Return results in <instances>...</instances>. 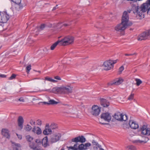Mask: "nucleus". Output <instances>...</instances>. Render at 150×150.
I'll use <instances>...</instances> for the list:
<instances>
[{
	"instance_id": "1",
	"label": "nucleus",
	"mask_w": 150,
	"mask_h": 150,
	"mask_svg": "<svg viewBox=\"0 0 150 150\" xmlns=\"http://www.w3.org/2000/svg\"><path fill=\"white\" fill-rule=\"evenodd\" d=\"M131 10H127V11H125L123 13L122 19L121 23L117 25L115 27V30L120 32L124 31L128 26L132 25V23L131 21H129V16L128 13H130Z\"/></svg>"
},
{
	"instance_id": "2",
	"label": "nucleus",
	"mask_w": 150,
	"mask_h": 150,
	"mask_svg": "<svg viewBox=\"0 0 150 150\" xmlns=\"http://www.w3.org/2000/svg\"><path fill=\"white\" fill-rule=\"evenodd\" d=\"M150 6V4L147 0L146 3L142 4L140 6H134L132 10L134 14L136 13L140 17L144 18V15L143 13L148 11L149 9V7Z\"/></svg>"
},
{
	"instance_id": "3",
	"label": "nucleus",
	"mask_w": 150,
	"mask_h": 150,
	"mask_svg": "<svg viewBox=\"0 0 150 150\" xmlns=\"http://www.w3.org/2000/svg\"><path fill=\"white\" fill-rule=\"evenodd\" d=\"M44 91L55 94H68L72 92V88L69 86H67L66 87L64 86L59 87H54L52 89H46L44 90Z\"/></svg>"
},
{
	"instance_id": "4",
	"label": "nucleus",
	"mask_w": 150,
	"mask_h": 150,
	"mask_svg": "<svg viewBox=\"0 0 150 150\" xmlns=\"http://www.w3.org/2000/svg\"><path fill=\"white\" fill-rule=\"evenodd\" d=\"M74 38L72 36H68L65 37L63 39L60 40H57L50 47V49L53 50L58 45H67L71 44L74 42Z\"/></svg>"
},
{
	"instance_id": "5",
	"label": "nucleus",
	"mask_w": 150,
	"mask_h": 150,
	"mask_svg": "<svg viewBox=\"0 0 150 150\" xmlns=\"http://www.w3.org/2000/svg\"><path fill=\"white\" fill-rule=\"evenodd\" d=\"M150 37V29L140 34L138 37V40H144L149 39Z\"/></svg>"
},
{
	"instance_id": "6",
	"label": "nucleus",
	"mask_w": 150,
	"mask_h": 150,
	"mask_svg": "<svg viewBox=\"0 0 150 150\" xmlns=\"http://www.w3.org/2000/svg\"><path fill=\"white\" fill-rule=\"evenodd\" d=\"M61 135L59 133H56L50 135V141L51 143H53L59 141L61 138Z\"/></svg>"
},
{
	"instance_id": "7",
	"label": "nucleus",
	"mask_w": 150,
	"mask_h": 150,
	"mask_svg": "<svg viewBox=\"0 0 150 150\" xmlns=\"http://www.w3.org/2000/svg\"><path fill=\"white\" fill-rule=\"evenodd\" d=\"M9 18V15L6 12H0V23H6Z\"/></svg>"
},
{
	"instance_id": "8",
	"label": "nucleus",
	"mask_w": 150,
	"mask_h": 150,
	"mask_svg": "<svg viewBox=\"0 0 150 150\" xmlns=\"http://www.w3.org/2000/svg\"><path fill=\"white\" fill-rule=\"evenodd\" d=\"M11 1L16 4L15 8L16 11H19L23 7L24 5L21 3V0H11Z\"/></svg>"
},
{
	"instance_id": "9",
	"label": "nucleus",
	"mask_w": 150,
	"mask_h": 150,
	"mask_svg": "<svg viewBox=\"0 0 150 150\" xmlns=\"http://www.w3.org/2000/svg\"><path fill=\"white\" fill-rule=\"evenodd\" d=\"M140 130L141 131V134L142 135H150V128L147 127L146 125H144L140 128Z\"/></svg>"
},
{
	"instance_id": "10",
	"label": "nucleus",
	"mask_w": 150,
	"mask_h": 150,
	"mask_svg": "<svg viewBox=\"0 0 150 150\" xmlns=\"http://www.w3.org/2000/svg\"><path fill=\"white\" fill-rule=\"evenodd\" d=\"M100 111V108L96 105H93L92 108L91 113L93 115L97 116L99 115Z\"/></svg>"
},
{
	"instance_id": "11",
	"label": "nucleus",
	"mask_w": 150,
	"mask_h": 150,
	"mask_svg": "<svg viewBox=\"0 0 150 150\" xmlns=\"http://www.w3.org/2000/svg\"><path fill=\"white\" fill-rule=\"evenodd\" d=\"M71 141L72 142L76 143L79 142L81 143H83L86 141V139L83 136L81 135L72 139H71Z\"/></svg>"
},
{
	"instance_id": "12",
	"label": "nucleus",
	"mask_w": 150,
	"mask_h": 150,
	"mask_svg": "<svg viewBox=\"0 0 150 150\" xmlns=\"http://www.w3.org/2000/svg\"><path fill=\"white\" fill-rule=\"evenodd\" d=\"M100 118L108 122L111 120V116L108 112L102 113L100 116Z\"/></svg>"
},
{
	"instance_id": "13",
	"label": "nucleus",
	"mask_w": 150,
	"mask_h": 150,
	"mask_svg": "<svg viewBox=\"0 0 150 150\" xmlns=\"http://www.w3.org/2000/svg\"><path fill=\"white\" fill-rule=\"evenodd\" d=\"M123 81V79L121 78H117L110 82V84L111 85H118L121 84Z\"/></svg>"
},
{
	"instance_id": "14",
	"label": "nucleus",
	"mask_w": 150,
	"mask_h": 150,
	"mask_svg": "<svg viewBox=\"0 0 150 150\" xmlns=\"http://www.w3.org/2000/svg\"><path fill=\"white\" fill-rule=\"evenodd\" d=\"M110 62H111V60H109L104 62L103 66L105 70H108L113 68V66L112 65V63Z\"/></svg>"
},
{
	"instance_id": "15",
	"label": "nucleus",
	"mask_w": 150,
	"mask_h": 150,
	"mask_svg": "<svg viewBox=\"0 0 150 150\" xmlns=\"http://www.w3.org/2000/svg\"><path fill=\"white\" fill-rule=\"evenodd\" d=\"M100 104L103 107H107L110 105V103L106 99L100 98Z\"/></svg>"
},
{
	"instance_id": "16",
	"label": "nucleus",
	"mask_w": 150,
	"mask_h": 150,
	"mask_svg": "<svg viewBox=\"0 0 150 150\" xmlns=\"http://www.w3.org/2000/svg\"><path fill=\"white\" fill-rule=\"evenodd\" d=\"M91 144L90 143H87L85 144L83 143L81 144L79 146V150H86L88 149L87 147L91 146Z\"/></svg>"
},
{
	"instance_id": "17",
	"label": "nucleus",
	"mask_w": 150,
	"mask_h": 150,
	"mask_svg": "<svg viewBox=\"0 0 150 150\" xmlns=\"http://www.w3.org/2000/svg\"><path fill=\"white\" fill-rule=\"evenodd\" d=\"M129 124L132 129H136L139 127L138 124L133 120H130Z\"/></svg>"
},
{
	"instance_id": "18",
	"label": "nucleus",
	"mask_w": 150,
	"mask_h": 150,
	"mask_svg": "<svg viewBox=\"0 0 150 150\" xmlns=\"http://www.w3.org/2000/svg\"><path fill=\"white\" fill-rule=\"evenodd\" d=\"M23 122L24 120L22 117L21 116H19L18 119V124L20 130H21L23 128Z\"/></svg>"
},
{
	"instance_id": "19",
	"label": "nucleus",
	"mask_w": 150,
	"mask_h": 150,
	"mask_svg": "<svg viewBox=\"0 0 150 150\" xmlns=\"http://www.w3.org/2000/svg\"><path fill=\"white\" fill-rule=\"evenodd\" d=\"M41 143L43 146L44 147H46L49 146L48 139L47 136H45L43 138L41 141Z\"/></svg>"
},
{
	"instance_id": "20",
	"label": "nucleus",
	"mask_w": 150,
	"mask_h": 150,
	"mask_svg": "<svg viewBox=\"0 0 150 150\" xmlns=\"http://www.w3.org/2000/svg\"><path fill=\"white\" fill-rule=\"evenodd\" d=\"M1 133L5 137L9 139L10 137V135L9 133V131L7 129H2Z\"/></svg>"
},
{
	"instance_id": "21",
	"label": "nucleus",
	"mask_w": 150,
	"mask_h": 150,
	"mask_svg": "<svg viewBox=\"0 0 150 150\" xmlns=\"http://www.w3.org/2000/svg\"><path fill=\"white\" fill-rule=\"evenodd\" d=\"M114 118L117 120L120 121L123 120V115L120 112H117L115 113L113 116Z\"/></svg>"
},
{
	"instance_id": "22",
	"label": "nucleus",
	"mask_w": 150,
	"mask_h": 150,
	"mask_svg": "<svg viewBox=\"0 0 150 150\" xmlns=\"http://www.w3.org/2000/svg\"><path fill=\"white\" fill-rule=\"evenodd\" d=\"M37 142L38 139H36L35 142L30 143V148L34 150H38V148H37L38 145Z\"/></svg>"
},
{
	"instance_id": "23",
	"label": "nucleus",
	"mask_w": 150,
	"mask_h": 150,
	"mask_svg": "<svg viewBox=\"0 0 150 150\" xmlns=\"http://www.w3.org/2000/svg\"><path fill=\"white\" fill-rule=\"evenodd\" d=\"M13 150H21V145L19 144L12 142Z\"/></svg>"
},
{
	"instance_id": "24",
	"label": "nucleus",
	"mask_w": 150,
	"mask_h": 150,
	"mask_svg": "<svg viewBox=\"0 0 150 150\" xmlns=\"http://www.w3.org/2000/svg\"><path fill=\"white\" fill-rule=\"evenodd\" d=\"M52 132V131L50 128H46L43 131V133L45 135H48L51 134Z\"/></svg>"
},
{
	"instance_id": "25",
	"label": "nucleus",
	"mask_w": 150,
	"mask_h": 150,
	"mask_svg": "<svg viewBox=\"0 0 150 150\" xmlns=\"http://www.w3.org/2000/svg\"><path fill=\"white\" fill-rule=\"evenodd\" d=\"M48 101L49 105L57 104L58 103V102L52 99Z\"/></svg>"
},
{
	"instance_id": "26",
	"label": "nucleus",
	"mask_w": 150,
	"mask_h": 150,
	"mask_svg": "<svg viewBox=\"0 0 150 150\" xmlns=\"http://www.w3.org/2000/svg\"><path fill=\"white\" fill-rule=\"evenodd\" d=\"M142 138L144 139V140H139V142L142 143H146L149 140L148 137H142Z\"/></svg>"
},
{
	"instance_id": "27",
	"label": "nucleus",
	"mask_w": 150,
	"mask_h": 150,
	"mask_svg": "<svg viewBox=\"0 0 150 150\" xmlns=\"http://www.w3.org/2000/svg\"><path fill=\"white\" fill-rule=\"evenodd\" d=\"M128 150H137L136 147L133 145H131L127 146Z\"/></svg>"
},
{
	"instance_id": "28",
	"label": "nucleus",
	"mask_w": 150,
	"mask_h": 150,
	"mask_svg": "<svg viewBox=\"0 0 150 150\" xmlns=\"http://www.w3.org/2000/svg\"><path fill=\"white\" fill-rule=\"evenodd\" d=\"M50 128L51 129H54L57 128V126L54 123H53L50 126Z\"/></svg>"
},
{
	"instance_id": "29",
	"label": "nucleus",
	"mask_w": 150,
	"mask_h": 150,
	"mask_svg": "<svg viewBox=\"0 0 150 150\" xmlns=\"http://www.w3.org/2000/svg\"><path fill=\"white\" fill-rule=\"evenodd\" d=\"M135 80L136 82V85L137 86H139L142 83V81L139 79H136Z\"/></svg>"
},
{
	"instance_id": "30",
	"label": "nucleus",
	"mask_w": 150,
	"mask_h": 150,
	"mask_svg": "<svg viewBox=\"0 0 150 150\" xmlns=\"http://www.w3.org/2000/svg\"><path fill=\"white\" fill-rule=\"evenodd\" d=\"M45 25L44 24H42L40 27L39 29L38 28V32L43 30L45 27Z\"/></svg>"
},
{
	"instance_id": "31",
	"label": "nucleus",
	"mask_w": 150,
	"mask_h": 150,
	"mask_svg": "<svg viewBox=\"0 0 150 150\" xmlns=\"http://www.w3.org/2000/svg\"><path fill=\"white\" fill-rule=\"evenodd\" d=\"M32 128V127L30 126L27 125L25 127V129L27 131H29Z\"/></svg>"
},
{
	"instance_id": "32",
	"label": "nucleus",
	"mask_w": 150,
	"mask_h": 150,
	"mask_svg": "<svg viewBox=\"0 0 150 150\" xmlns=\"http://www.w3.org/2000/svg\"><path fill=\"white\" fill-rule=\"evenodd\" d=\"M26 138L27 141L29 142H30L32 140H33V137H30V135L26 136Z\"/></svg>"
},
{
	"instance_id": "33",
	"label": "nucleus",
	"mask_w": 150,
	"mask_h": 150,
	"mask_svg": "<svg viewBox=\"0 0 150 150\" xmlns=\"http://www.w3.org/2000/svg\"><path fill=\"white\" fill-rule=\"evenodd\" d=\"M71 24V22H68L67 23H63L62 25V27H67L70 26Z\"/></svg>"
},
{
	"instance_id": "34",
	"label": "nucleus",
	"mask_w": 150,
	"mask_h": 150,
	"mask_svg": "<svg viewBox=\"0 0 150 150\" xmlns=\"http://www.w3.org/2000/svg\"><path fill=\"white\" fill-rule=\"evenodd\" d=\"M98 147L99 149L100 150H104L102 148L101 146L99 144H98V145H97V146H96V147H94L93 149H98Z\"/></svg>"
},
{
	"instance_id": "35",
	"label": "nucleus",
	"mask_w": 150,
	"mask_h": 150,
	"mask_svg": "<svg viewBox=\"0 0 150 150\" xmlns=\"http://www.w3.org/2000/svg\"><path fill=\"white\" fill-rule=\"evenodd\" d=\"M134 93H131L130 95L129 96L128 99L129 100H132L134 98Z\"/></svg>"
},
{
	"instance_id": "36",
	"label": "nucleus",
	"mask_w": 150,
	"mask_h": 150,
	"mask_svg": "<svg viewBox=\"0 0 150 150\" xmlns=\"http://www.w3.org/2000/svg\"><path fill=\"white\" fill-rule=\"evenodd\" d=\"M123 120H120V121H125L128 119V116L126 115H123Z\"/></svg>"
},
{
	"instance_id": "37",
	"label": "nucleus",
	"mask_w": 150,
	"mask_h": 150,
	"mask_svg": "<svg viewBox=\"0 0 150 150\" xmlns=\"http://www.w3.org/2000/svg\"><path fill=\"white\" fill-rule=\"evenodd\" d=\"M31 69V66L30 65H29L27 66L26 67V72L27 73H28L30 70Z\"/></svg>"
},
{
	"instance_id": "38",
	"label": "nucleus",
	"mask_w": 150,
	"mask_h": 150,
	"mask_svg": "<svg viewBox=\"0 0 150 150\" xmlns=\"http://www.w3.org/2000/svg\"><path fill=\"white\" fill-rule=\"evenodd\" d=\"M67 148L69 149H71L73 150H79V146L78 148H74L73 146H67Z\"/></svg>"
},
{
	"instance_id": "39",
	"label": "nucleus",
	"mask_w": 150,
	"mask_h": 150,
	"mask_svg": "<svg viewBox=\"0 0 150 150\" xmlns=\"http://www.w3.org/2000/svg\"><path fill=\"white\" fill-rule=\"evenodd\" d=\"M16 76V75L14 74H12L11 76L9 78V79L10 80H12L15 79Z\"/></svg>"
},
{
	"instance_id": "40",
	"label": "nucleus",
	"mask_w": 150,
	"mask_h": 150,
	"mask_svg": "<svg viewBox=\"0 0 150 150\" xmlns=\"http://www.w3.org/2000/svg\"><path fill=\"white\" fill-rule=\"evenodd\" d=\"M52 79V78H51L49 77L48 76L46 77L45 79V80L47 81L50 82H51Z\"/></svg>"
},
{
	"instance_id": "41",
	"label": "nucleus",
	"mask_w": 150,
	"mask_h": 150,
	"mask_svg": "<svg viewBox=\"0 0 150 150\" xmlns=\"http://www.w3.org/2000/svg\"><path fill=\"white\" fill-rule=\"evenodd\" d=\"M92 144L93 145H96V146L98 145V143L95 141L94 140H93L92 141Z\"/></svg>"
},
{
	"instance_id": "42",
	"label": "nucleus",
	"mask_w": 150,
	"mask_h": 150,
	"mask_svg": "<svg viewBox=\"0 0 150 150\" xmlns=\"http://www.w3.org/2000/svg\"><path fill=\"white\" fill-rule=\"evenodd\" d=\"M124 68L123 66H122L120 67L119 69V72H121L124 70Z\"/></svg>"
},
{
	"instance_id": "43",
	"label": "nucleus",
	"mask_w": 150,
	"mask_h": 150,
	"mask_svg": "<svg viewBox=\"0 0 150 150\" xmlns=\"http://www.w3.org/2000/svg\"><path fill=\"white\" fill-rule=\"evenodd\" d=\"M111 63H112V65L113 66V64L116 63L117 62L116 60H111Z\"/></svg>"
},
{
	"instance_id": "44",
	"label": "nucleus",
	"mask_w": 150,
	"mask_h": 150,
	"mask_svg": "<svg viewBox=\"0 0 150 150\" xmlns=\"http://www.w3.org/2000/svg\"><path fill=\"white\" fill-rule=\"evenodd\" d=\"M0 77H1V78H5L6 77V75L1 74L0 73Z\"/></svg>"
},
{
	"instance_id": "45",
	"label": "nucleus",
	"mask_w": 150,
	"mask_h": 150,
	"mask_svg": "<svg viewBox=\"0 0 150 150\" xmlns=\"http://www.w3.org/2000/svg\"><path fill=\"white\" fill-rule=\"evenodd\" d=\"M32 131L33 132H35V133H36L38 134V130H35V127H33V130Z\"/></svg>"
},
{
	"instance_id": "46",
	"label": "nucleus",
	"mask_w": 150,
	"mask_h": 150,
	"mask_svg": "<svg viewBox=\"0 0 150 150\" xmlns=\"http://www.w3.org/2000/svg\"><path fill=\"white\" fill-rule=\"evenodd\" d=\"M42 133L41 129L38 127V134H40Z\"/></svg>"
},
{
	"instance_id": "47",
	"label": "nucleus",
	"mask_w": 150,
	"mask_h": 150,
	"mask_svg": "<svg viewBox=\"0 0 150 150\" xmlns=\"http://www.w3.org/2000/svg\"><path fill=\"white\" fill-rule=\"evenodd\" d=\"M18 100L21 101V102H23L24 101V100L22 97H21L19 99H18Z\"/></svg>"
},
{
	"instance_id": "48",
	"label": "nucleus",
	"mask_w": 150,
	"mask_h": 150,
	"mask_svg": "<svg viewBox=\"0 0 150 150\" xmlns=\"http://www.w3.org/2000/svg\"><path fill=\"white\" fill-rule=\"evenodd\" d=\"M54 79L58 80H61V79L60 77L58 76H56L54 77Z\"/></svg>"
},
{
	"instance_id": "49",
	"label": "nucleus",
	"mask_w": 150,
	"mask_h": 150,
	"mask_svg": "<svg viewBox=\"0 0 150 150\" xmlns=\"http://www.w3.org/2000/svg\"><path fill=\"white\" fill-rule=\"evenodd\" d=\"M42 103L43 104L49 105V101L48 102H42Z\"/></svg>"
},
{
	"instance_id": "50",
	"label": "nucleus",
	"mask_w": 150,
	"mask_h": 150,
	"mask_svg": "<svg viewBox=\"0 0 150 150\" xmlns=\"http://www.w3.org/2000/svg\"><path fill=\"white\" fill-rule=\"evenodd\" d=\"M30 123L32 125H35V121H33L31 120L30 121Z\"/></svg>"
},
{
	"instance_id": "51",
	"label": "nucleus",
	"mask_w": 150,
	"mask_h": 150,
	"mask_svg": "<svg viewBox=\"0 0 150 150\" xmlns=\"http://www.w3.org/2000/svg\"><path fill=\"white\" fill-rule=\"evenodd\" d=\"M17 135V136L18 138L19 139H22V136L20 135H18L17 134H16Z\"/></svg>"
},
{
	"instance_id": "52",
	"label": "nucleus",
	"mask_w": 150,
	"mask_h": 150,
	"mask_svg": "<svg viewBox=\"0 0 150 150\" xmlns=\"http://www.w3.org/2000/svg\"><path fill=\"white\" fill-rule=\"evenodd\" d=\"M42 121L41 120H38V125H41L42 124Z\"/></svg>"
},
{
	"instance_id": "53",
	"label": "nucleus",
	"mask_w": 150,
	"mask_h": 150,
	"mask_svg": "<svg viewBox=\"0 0 150 150\" xmlns=\"http://www.w3.org/2000/svg\"><path fill=\"white\" fill-rule=\"evenodd\" d=\"M77 145H78V144H77V143H76V144H74V146H73V147H74V148H77Z\"/></svg>"
},
{
	"instance_id": "54",
	"label": "nucleus",
	"mask_w": 150,
	"mask_h": 150,
	"mask_svg": "<svg viewBox=\"0 0 150 150\" xmlns=\"http://www.w3.org/2000/svg\"><path fill=\"white\" fill-rule=\"evenodd\" d=\"M134 54H125V55L126 56H132Z\"/></svg>"
},
{
	"instance_id": "55",
	"label": "nucleus",
	"mask_w": 150,
	"mask_h": 150,
	"mask_svg": "<svg viewBox=\"0 0 150 150\" xmlns=\"http://www.w3.org/2000/svg\"><path fill=\"white\" fill-rule=\"evenodd\" d=\"M58 6V5H57L56 6L54 7L52 9V11H54L57 8V7Z\"/></svg>"
},
{
	"instance_id": "56",
	"label": "nucleus",
	"mask_w": 150,
	"mask_h": 150,
	"mask_svg": "<svg viewBox=\"0 0 150 150\" xmlns=\"http://www.w3.org/2000/svg\"><path fill=\"white\" fill-rule=\"evenodd\" d=\"M50 128V126L49 124L47 123L46 124L45 128Z\"/></svg>"
},
{
	"instance_id": "57",
	"label": "nucleus",
	"mask_w": 150,
	"mask_h": 150,
	"mask_svg": "<svg viewBox=\"0 0 150 150\" xmlns=\"http://www.w3.org/2000/svg\"><path fill=\"white\" fill-rule=\"evenodd\" d=\"M57 81L56 80L53 79H52L51 82H53L54 83V82H56Z\"/></svg>"
},
{
	"instance_id": "58",
	"label": "nucleus",
	"mask_w": 150,
	"mask_h": 150,
	"mask_svg": "<svg viewBox=\"0 0 150 150\" xmlns=\"http://www.w3.org/2000/svg\"><path fill=\"white\" fill-rule=\"evenodd\" d=\"M100 124H102V125H107V124H108V123H102L101 122H100Z\"/></svg>"
},
{
	"instance_id": "59",
	"label": "nucleus",
	"mask_w": 150,
	"mask_h": 150,
	"mask_svg": "<svg viewBox=\"0 0 150 150\" xmlns=\"http://www.w3.org/2000/svg\"><path fill=\"white\" fill-rule=\"evenodd\" d=\"M150 13V7L149 8V9L148 10V11H147V13Z\"/></svg>"
},
{
	"instance_id": "60",
	"label": "nucleus",
	"mask_w": 150,
	"mask_h": 150,
	"mask_svg": "<svg viewBox=\"0 0 150 150\" xmlns=\"http://www.w3.org/2000/svg\"><path fill=\"white\" fill-rule=\"evenodd\" d=\"M61 150H64V147H62Z\"/></svg>"
},
{
	"instance_id": "61",
	"label": "nucleus",
	"mask_w": 150,
	"mask_h": 150,
	"mask_svg": "<svg viewBox=\"0 0 150 150\" xmlns=\"http://www.w3.org/2000/svg\"><path fill=\"white\" fill-rule=\"evenodd\" d=\"M128 1H133L134 2H135V0H127Z\"/></svg>"
},
{
	"instance_id": "62",
	"label": "nucleus",
	"mask_w": 150,
	"mask_h": 150,
	"mask_svg": "<svg viewBox=\"0 0 150 150\" xmlns=\"http://www.w3.org/2000/svg\"><path fill=\"white\" fill-rule=\"evenodd\" d=\"M148 1L149 2V3L150 4V0H148Z\"/></svg>"
},
{
	"instance_id": "63",
	"label": "nucleus",
	"mask_w": 150,
	"mask_h": 150,
	"mask_svg": "<svg viewBox=\"0 0 150 150\" xmlns=\"http://www.w3.org/2000/svg\"><path fill=\"white\" fill-rule=\"evenodd\" d=\"M4 100H0V102H2V101H4Z\"/></svg>"
},
{
	"instance_id": "64",
	"label": "nucleus",
	"mask_w": 150,
	"mask_h": 150,
	"mask_svg": "<svg viewBox=\"0 0 150 150\" xmlns=\"http://www.w3.org/2000/svg\"><path fill=\"white\" fill-rule=\"evenodd\" d=\"M38 72L40 73V71H38Z\"/></svg>"
}]
</instances>
